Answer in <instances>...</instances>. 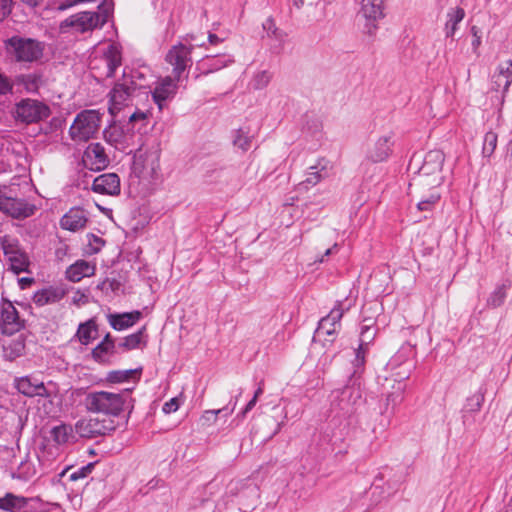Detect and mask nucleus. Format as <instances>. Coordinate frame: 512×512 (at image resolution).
Returning <instances> with one entry per match:
<instances>
[{"instance_id":"1","label":"nucleus","mask_w":512,"mask_h":512,"mask_svg":"<svg viewBox=\"0 0 512 512\" xmlns=\"http://www.w3.org/2000/svg\"><path fill=\"white\" fill-rule=\"evenodd\" d=\"M113 0H101L98 3V32L105 29L103 37L98 40V46L103 44L100 59L107 67L106 77L112 78L122 65V46L116 41L118 32L114 23Z\"/></svg>"},{"instance_id":"2","label":"nucleus","mask_w":512,"mask_h":512,"mask_svg":"<svg viewBox=\"0 0 512 512\" xmlns=\"http://www.w3.org/2000/svg\"><path fill=\"white\" fill-rule=\"evenodd\" d=\"M352 306L353 303L348 298L337 300L330 312L318 321L312 341L320 343L326 352L330 351L342 329L341 320Z\"/></svg>"},{"instance_id":"3","label":"nucleus","mask_w":512,"mask_h":512,"mask_svg":"<svg viewBox=\"0 0 512 512\" xmlns=\"http://www.w3.org/2000/svg\"><path fill=\"white\" fill-rule=\"evenodd\" d=\"M111 123L103 130L104 140L127 154L133 152V146L140 143L143 136L140 133H130L125 126L117 123L115 117H111Z\"/></svg>"},{"instance_id":"4","label":"nucleus","mask_w":512,"mask_h":512,"mask_svg":"<svg viewBox=\"0 0 512 512\" xmlns=\"http://www.w3.org/2000/svg\"><path fill=\"white\" fill-rule=\"evenodd\" d=\"M204 179L218 191L234 190L239 184L238 170L232 165H213L206 170Z\"/></svg>"},{"instance_id":"5","label":"nucleus","mask_w":512,"mask_h":512,"mask_svg":"<svg viewBox=\"0 0 512 512\" xmlns=\"http://www.w3.org/2000/svg\"><path fill=\"white\" fill-rule=\"evenodd\" d=\"M0 509L7 512H49L50 503L38 497L25 498L6 493L0 497Z\"/></svg>"},{"instance_id":"6","label":"nucleus","mask_w":512,"mask_h":512,"mask_svg":"<svg viewBox=\"0 0 512 512\" xmlns=\"http://www.w3.org/2000/svg\"><path fill=\"white\" fill-rule=\"evenodd\" d=\"M69 134L75 142H87L96 135V110L81 111L72 123Z\"/></svg>"},{"instance_id":"7","label":"nucleus","mask_w":512,"mask_h":512,"mask_svg":"<svg viewBox=\"0 0 512 512\" xmlns=\"http://www.w3.org/2000/svg\"><path fill=\"white\" fill-rule=\"evenodd\" d=\"M194 45H185L178 42L173 45L165 56V61L173 67V76L180 80L184 71L192 66V52Z\"/></svg>"},{"instance_id":"8","label":"nucleus","mask_w":512,"mask_h":512,"mask_svg":"<svg viewBox=\"0 0 512 512\" xmlns=\"http://www.w3.org/2000/svg\"><path fill=\"white\" fill-rule=\"evenodd\" d=\"M7 44L19 62H33L43 54L41 44L31 38L14 36L8 39Z\"/></svg>"},{"instance_id":"9","label":"nucleus","mask_w":512,"mask_h":512,"mask_svg":"<svg viewBox=\"0 0 512 512\" xmlns=\"http://www.w3.org/2000/svg\"><path fill=\"white\" fill-rule=\"evenodd\" d=\"M358 16L365 20L363 32L375 36L379 26L378 22L385 17L383 0H361Z\"/></svg>"},{"instance_id":"10","label":"nucleus","mask_w":512,"mask_h":512,"mask_svg":"<svg viewBox=\"0 0 512 512\" xmlns=\"http://www.w3.org/2000/svg\"><path fill=\"white\" fill-rule=\"evenodd\" d=\"M1 247L11 271L15 274L28 272V266L30 264L29 257L26 252L20 248L17 240L5 236L1 240Z\"/></svg>"},{"instance_id":"11","label":"nucleus","mask_w":512,"mask_h":512,"mask_svg":"<svg viewBox=\"0 0 512 512\" xmlns=\"http://www.w3.org/2000/svg\"><path fill=\"white\" fill-rule=\"evenodd\" d=\"M50 386H54L52 382L48 386L34 374L16 377L14 379V387L16 390L26 397H50L54 395V391Z\"/></svg>"},{"instance_id":"12","label":"nucleus","mask_w":512,"mask_h":512,"mask_svg":"<svg viewBox=\"0 0 512 512\" xmlns=\"http://www.w3.org/2000/svg\"><path fill=\"white\" fill-rule=\"evenodd\" d=\"M48 115V106L37 100L23 99L15 107L16 120L26 124L39 122Z\"/></svg>"},{"instance_id":"13","label":"nucleus","mask_w":512,"mask_h":512,"mask_svg":"<svg viewBox=\"0 0 512 512\" xmlns=\"http://www.w3.org/2000/svg\"><path fill=\"white\" fill-rule=\"evenodd\" d=\"M134 91L129 87L126 71H123V82H117L108 93V112L111 117L116 115L128 106Z\"/></svg>"},{"instance_id":"14","label":"nucleus","mask_w":512,"mask_h":512,"mask_svg":"<svg viewBox=\"0 0 512 512\" xmlns=\"http://www.w3.org/2000/svg\"><path fill=\"white\" fill-rule=\"evenodd\" d=\"M24 327V321L11 301L3 299L0 313V330L4 335H13Z\"/></svg>"},{"instance_id":"15","label":"nucleus","mask_w":512,"mask_h":512,"mask_svg":"<svg viewBox=\"0 0 512 512\" xmlns=\"http://www.w3.org/2000/svg\"><path fill=\"white\" fill-rule=\"evenodd\" d=\"M124 403L120 393L98 391V415L117 417L123 411Z\"/></svg>"},{"instance_id":"16","label":"nucleus","mask_w":512,"mask_h":512,"mask_svg":"<svg viewBox=\"0 0 512 512\" xmlns=\"http://www.w3.org/2000/svg\"><path fill=\"white\" fill-rule=\"evenodd\" d=\"M34 210L35 206L25 200L0 195V211L12 218H27L34 214Z\"/></svg>"},{"instance_id":"17","label":"nucleus","mask_w":512,"mask_h":512,"mask_svg":"<svg viewBox=\"0 0 512 512\" xmlns=\"http://www.w3.org/2000/svg\"><path fill=\"white\" fill-rule=\"evenodd\" d=\"M486 388L480 387L473 395L466 398L461 409L462 423L469 428L475 423V415L481 410L485 401Z\"/></svg>"},{"instance_id":"18","label":"nucleus","mask_w":512,"mask_h":512,"mask_svg":"<svg viewBox=\"0 0 512 512\" xmlns=\"http://www.w3.org/2000/svg\"><path fill=\"white\" fill-rule=\"evenodd\" d=\"M178 82L175 77L166 76L161 78L152 93V98L158 108L163 109L166 101L175 97L178 90Z\"/></svg>"},{"instance_id":"19","label":"nucleus","mask_w":512,"mask_h":512,"mask_svg":"<svg viewBox=\"0 0 512 512\" xmlns=\"http://www.w3.org/2000/svg\"><path fill=\"white\" fill-rule=\"evenodd\" d=\"M233 62L234 57L231 54L206 55L197 62L196 70L201 75H208L229 66Z\"/></svg>"},{"instance_id":"20","label":"nucleus","mask_w":512,"mask_h":512,"mask_svg":"<svg viewBox=\"0 0 512 512\" xmlns=\"http://www.w3.org/2000/svg\"><path fill=\"white\" fill-rule=\"evenodd\" d=\"M512 84V60L499 64L492 76L491 89L501 91V98L504 99Z\"/></svg>"},{"instance_id":"21","label":"nucleus","mask_w":512,"mask_h":512,"mask_svg":"<svg viewBox=\"0 0 512 512\" xmlns=\"http://www.w3.org/2000/svg\"><path fill=\"white\" fill-rule=\"evenodd\" d=\"M121 348L109 332L98 343V364L112 365L119 360Z\"/></svg>"},{"instance_id":"22","label":"nucleus","mask_w":512,"mask_h":512,"mask_svg":"<svg viewBox=\"0 0 512 512\" xmlns=\"http://www.w3.org/2000/svg\"><path fill=\"white\" fill-rule=\"evenodd\" d=\"M394 142L391 136H382L377 139L373 147L367 152V159L373 163L386 161L393 151Z\"/></svg>"},{"instance_id":"23","label":"nucleus","mask_w":512,"mask_h":512,"mask_svg":"<svg viewBox=\"0 0 512 512\" xmlns=\"http://www.w3.org/2000/svg\"><path fill=\"white\" fill-rule=\"evenodd\" d=\"M367 352L368 351L366 350V348H363L361 346H358L354 350L355 356L354 359L351 361L352 372L349 375L345 388H348L349 386H360V379L365 371Z\"/></svg>"},{"instance_id":"24","label":"nucleus","mask_w":512,"mask_h":512,"mask_svg":"<svg viewBox=\"0 0 512 512\" xmlns=\"http://www.w3.org/2000/svg\"><path fill=\"white\" fill-rule=\"evenodd\" d=\"M140 318L141 312L138 310L124 313L107 314V320L110 326L116 331H123L132 327L139 321Z\"/></svg>"},{"instance_id":"25","label":"nucleus","mask_w":512,"mask_h":512,"mask_svg":"<svg viewBox=\"0 0 512 512\" xmlns=\"http://www.w3.org/2000/svg\"><path fill=\"white\" fill-rule=\"evenodd\" d=\"M465 15V10L462 7L456 6L448 9L443 29L445 38L454 40L459 24L463 21Z\"/></svg>"},{"instance_id":"26","label":"nucleus","mask_w":512,"mask_h":512,"mask_svg":"<svg viewBox=\"0 0 512 512\" xmlns=\"http://www.w3.org/2000/svg\"><path fill=\"white\" fill-rule=\"evenodd\" d=\"M72 27L75 28L76 31L85 32L94 27L93 25V16L89 12H82L75 15H72L61 22L60 29L65 32L66 28Z\"/></svg>"},{"instance_id":"27","label":"nucleus","mask_w":512,"mask_h":512,"mask_svg":"<svg viewBox=\"0 0 512 512\" xmlns=\"http://www.w3.org/2000/svg\"><path fill=\"white\" fill-rule=\"evenodd\" d=\"M50 439L57 446H65L75 441V434L72 425L61 422L53 426L49 431Z\"/></svg>"},{"instance_id":"28","label":"nucleus","mask_w":512,"mask_h":512,"mask_svg":"<svg viewBox=\"0 0 512 512\" xmlns=\"http://www.w3.org/2000/svg\"><path fill=\"white\" fill-rule=\"evenodd\" d=\"M444 164V154L439 150L429 151L423 165L419 169L421 175H431L442 171Z\"/></svg>"},{"instance_id":"29","label":"nucleus","mask_w":512,"mask_h":512,"mask_svg":"<svg viewBox=\"0 0 512 512\" xmlns=\"http://www.w3.org/2000/svg\"><path fill=\"white\" fill-rule=\"evenodd\" d=\"M120 191V178L116 173L98 175V194L116 196Z\"/></svg>"},{"instance_id":"30","label":"nucleus","mask_w":512,"mask_h":512,"mask_svg":"<svg viewBox=\"0 0 512 512\" xmlns=\"http://www.w3.org/2000/svg\"><path fill=\"white\" fill-rule=\"evenodd\" d=\"M511 285L512 283L509 279L497 283L493 291L487 297L486 306L492 309L502 306L505 303Z\"/></svg>"},{"instance_id":"31","label":"nucleus","mask_w":512,"mask_h":512,"mask_svg":"<svg viewBox=\"0 0 512 512\" xmlns=\"http://www.w3.org/2000/svg\"><path fill=\"white\" fill-rule=\"evenodd\" d=\"M95 383V379L92 377L89 385L80 384L73 392V395L79 398V404L83 405L87 411L91 412L96 411V391L89 389Z\"/></svg>"},{"instance_id":"32","label":"nucleus","mask_w":512,"mask_h":512,"mask_svg":"<svg viewBox=\"0 0 512 512\" xmlns=\"http://www.w3.org/2000/svg\"><path fill=\"white\" fill-rule=\"evenodd\" d=\"M65 295V291L61 288L48 287L38 290L33 295V302L37 306H44L60 301Z\"/></svg>"},{"instance_id":"33","label":"nucleus","mask_w":512,"mask_h":512,"mask_svg":"<svg viewBox=\"0 0 512 512\" xmlns=\"http://www.w3.org/2000/svg\"><path fill=\"white\" fill-rule=\"evenodd\" d=\"M338 439L332 440L328 434H320L315 447L310 446V453L315 451L318 459H325L330 453L336 450ZM341 444H344L343 439H339Z\"/></svg>"},{"instance_id":"34","label":"nucleus","mask_w":512,"mask_h":512,"mask_svg":"<svg viewBox=\"0 0 512 512\" xmlns=\"http://www.w3.org/2000/svg\"><path fill=\"white\" fill-rule=\"evenodd\" d=\"M145 332H146V327L143 326L136 332L123 337L118 342V347L121 348L122 352H127V351L141 348V346H146L147 341L145 340V337H146Z\"/></svg>"},{"instance_id":"35","label":"nucleus","mask_w":512,"mask_h":512,"mask_svg":"<svg viewBox=\"0 0 512 512\" xmlns=\"http://www.w3.org/2000/svg\"><path fill=\"white\" fill-rule=\"evenodd\" d=\"M95 267L85 260H79L69 266L66 270V277L72 282H78L82 278L94 275Z\"/></svg>"},{"instance_id":"36","label":"nucleus","mask_w":512,"mask_h":512,"mask_svg":"<svg viewBox=\"0 0 512 512\" xmlns=\"http://www.w3.org/2000/svg\"><path fill=\"white\" fill-rule=\"evenodd\" d=\"M86 223L84 212L80 209H71L60 220V225L65 230L76 231Z\"/></svg>"},{"instance_id":"37","label":"nucleus","mask_w":512,"mask_h":512,"mask_svg":"<svg viewBox=\"0 0 512 512\" xmlns=\"http://www.w3.org/2000/svg\"><path fill=\"white\" fill-rule=\"evenodd\" d=\"M377 328L371 319H365L360 328L359 345L368 351L369 345L374 341Z\"/></svg>"},{"instance_id":"38","label":"nucleus","mask_w":512,"mask_h":512,"mask_svg":"<svg viewBox=\"0 0 512 512\" xmlns=\"http://www.w3.org/2000/svg\"><path fill=\"white\" fill-rule=\"evenodd\" d=\"M137 372H141V368L137 369H128V370H113L107 373L104 379H98V384L100 383H110V384H118L125 383L129 381V379L136 374Z\"/></svg>"},{"instance_id":"39","label":"nucleus","mask_w":512,"mask_h":512,"mask_svg":"<svg viewBox=\"0 0 512 512\" xmlns=\"http://www.w3.org/2000/svg\"><path fill=\"white\" fill-rule=\"evenodd\" d=\"M93 331H96V319L91 318L85 323H81L78 327L76 336L82 345H88L95 336L92 335Z\"/></svg>"},{"instance_id":"40","label":"nucleus","mask_w":512,"mask_h":512,"mask_svg":"<svg viewBox=\"0 0 512 512\" xmlns=\"http://www.w3.org/2000/svg\"><path fill=\"white\" fill-rule=\"evenodd\" d=\"M137 145V148H134V146L132 147L133 148V161H132V165H131V170H132V173L138 177V178H141L143 175H144V172H145V159H144V155L142 153V146H143V139L141 140L140 143H136Z\"/></svg>"},{"instance_id":"41","label":"nucleus","mask_w":512,"mask_h":512,"mask_svg":"<svg viewBox=\"0 0 512 512\" xmlns=\"http://www.w3.org/2000/svg\"><path fill=\"white\" fill-rule=\"evenodd\" d=\"M25 350V343L21 339H14L3 346L4 358L13 361L22 356Z\"/></svg>"},{"instance_id":"42","label":"nucleus","mask_w":512,"mask_h":512,"mask_svg":"<svg viewBox=\"0 0 512 512\" xmlns=\"http://www.w3.org/2000/svg\"><path fill=\"white\" fill-rule=\"evenodd\" d=\"M78 434L82 438H92L96 433V421L89 418H82L75 424L74 434Z\"/></svg>"},{"instance_id":"43","label":"nucleus","mask_w":512,"mask_h":512,"mask_svg":"<svg viewBox=\"0 0 512 512\" xmlns=\"http://www.w3.org/2000/svg\"><path fill=\"white\" fill-rule=\"evenodd\" d=\"M18 82L22 84L28 92L35 93L42 84V76L38 73L24 74L18 77Z\"/></svg>"},{"instance_id":"44","label":"nucleus","mask_w":512,"mask_h":512,"mask_svg":"<svg viewBox=\"0 0 512 512\" xmlns=\"http://www.w3.org/2000/svg\"><path fill=\"white\" fill-rule=\"evenodd\" d=\"M441 199L440 193L437 191H431L427 196L423 197L416 205V208L420 212L431 213Z\"/></svg>"},{"instance_id":"45","label":"nucleus","mask_w":512,"mask_h":512,"mask_svg":"<svg viewBox=\"0 0 512 512\" xmlns=\"http://www.w3.org/2000/svg\"><path fill=\"white\" fill-rule=\"evenodd\" d=\"M128 85L135 92L136 90H143L149 88L146 81V74L141 69H134L129 75Z\"/></svg>"},{"instance_id":"46","label":"nucleus","mask_w":512,"mask_h":512,"mask_svg":"<svg viewBox=\"0 0 512 512\" xmlns=\"http://www.w3.org/2000/svg\"><path fill=\"white\" fill-rule=\"evenodd\" d=\"M252 142V136L249 135V131L243 128H239L234 131L233 145L240 149L242 152H246L250 149Z\"/></svg>"},{"instance_id":"47","label":"nucleus","mask_w":512,"mask_h":512,"mask_svg":"<svg viewBox=\"0 0 512 512\" xmlns=\"http://www.w3.org/2000/svg\"><path fill=\"white\" fill-rule=\"evenodd\" d=\"M147 125V116L142 111H135L128 117V121L125 125L128 131H135L137 130V133H141L142 126Z\"/></svg>"},{"instance_id":"48","label":"nucleus","mask_w":512,"mask_h":512,"mask_svg":"<svg viewBox=\"0 0 512 512\" xmlns=\"http://www.w3.org/2000/svg\"><path fill=\"white\" fill-rule=\"evenodd\" d=\"M416 355V347L410 343L402 345L396 354L393 356L392 361L398 365L403 364L409 359L414 358Z\"/></svg>"},{"instance_id":"49","label":"nucleus","mask_w":512,"mask_h":512,"mask_svg":"<svg viewBox=\"0 0 512 512\" xmlns=\"http://www.w3.org/2000/svg\"><path fill=\"white\" fill-rule=\"evenodd\" d=\"M498 142V135L496 132L490 130L485 133L483 139L482 154L483 157H491L495 152Z\"/></svg>"},{"instance_id":"50","label":"nucleus","mask_w":512,"mask_h":512,"mask_svg":"<svg viewBox=\"0 0 512 512\" xmlns=\"http://www.w3.org/2000/svg\"><path fill=\"white\" fill-rule=\"evenodd\" d=\"M54 395L50 397H43L42 409L47 416L54 417L60 411V402H55L58 399V391L54 388Z\"/></svg>"},{"instance_id":"51","label":"nucleus","mask_w":512,"mask_h":512,"mask_svg":"<svg viewBox=\"0 0 512 512\" xmlns=\"http://www.w3.org/2000/svg\"><path fill=\"white\" fill-rule=\"evenodd\" d=\"M36 474L34 463L26 458L18 465L16 475L19 479L28 480Z\"/></svg>"},{"instance_id":"52","label":"nucleus","mask_w":512,"mask_h":512,"mask_svg":"<svg viewBox=\"0 0 512 512\" xmlns=\"http://www.w3.org/2000/svg\"><path fill=\"white\" fill-rule=\"evenodd\" d=\"M82 163L89 171H96V143H90L84 151Z\"/></svg>"},{"instance_id":"53","label":"nucleus","mask_w":512,"mask_h":512,"mask_svg":"<svg viewBox=\"0 0 512 512\" xmlns=\"http://www.w3.org/2000/svg\"><path fill=\"white\" fill-rule=\"evenodd\" d=\"M121 289L122 283L120 280H117L116 278H106L104 281L98 284V290H101L102 292L105 293H108L110 291L114 295H118Z\"/></svg>"},{"instance_id":"54","label":"nucleus","mask_w":512,"mask_h":512,"mask_svg":"<svg viewBox=\"0 0 512 512\" xmlns=\"http://www.w3.org/2000/svg\"><path fill=\"white\" fill-rule=\"evenodd\" d=\"M404 400V386L399 385L396 391L389 393L386 396V408L391 407L394 410Z\"/></svg>"},{"instance_id":"55","label":"nucleus","mask_w":512,"mask_h":512,"mask_svg":"<svg viewBox=\"0 0 512 512\" xmlns=\"http://www.w3.org/2000/svg\"><path fill=\"white\" fill-rule=\"evenodd\" d=\"M272 79V74L267 71L263 70L258 73H256L252 79V86L256 90L264 89L268 86Z\"/></svg>"},{"instance_id":"56","label":"nucleus","mask_w":512,"mask_h":512,"mask_svg":"<svg viewBox=\"0 0 512 512\" xmlns=\"http://www.w3.org/2000/svg\"><path fill=\"white\" fill-rule=\"evenodd\" d=\"M262 26L269 37H273L276 40H282L285 36V33L277 28L273 17H268Z\"/></svg>"},{"instance_id":"57","label":"nucleus","mask_w":512,"mask_h":512,"mask_svg":"<svg viewBox=\"0 0 512 512\" xmlns=\"http://www.w3.org/2000/svg\"><path fill=\"white\" fill-rule=\"evenodd\" d=\"M112 416H102L98 415V435H106L107 433L114 431L116 428V421Z\"/></svg>"},{"instance_id":"58","label":"nucleus","mask_w":512,"mask_h":512,"mask_svg":"<svg viewBox=\"0 0 512 512\" xmlns=\"http://www.w3.org/2000/svg\"><path fill=\"white\" fill-rule=\"evenodd\" d=\"M470 33L472 35L471 47L474 54L479 56V47L482 43V32L478 26H471Z\"/></svg>"},{"instance_id":"59","label":"nucleus","mask_w":512,"mask_h":512,"mask_svg":"<svg viewBox=\"0 0 512 512\" xmlns=\"http://www.w3.org/2000/svg\"><path fill=\"white\" fill-rule=\"evenodd\" d=\"M94 465H95V463L91 462L85 466L80 467L79 469H77L76 471L72 472L69 475V479L71 481H76L78 479L86 478L89 474L92 473V471L94 469Z\"/></svg>"},{"instance_id":"60","label":"nucleus","mask_w":512,"mask_h":512,"mask_svg":"<svg viewBox=\"0 0 512 512\" xmlns=\"http://www.w3.org/2000/svg\"><path fill=\"white\" fill-rule=\"evenodd\" d=\"M309 170L310 171L307 173V177L303 181V183L310 185V186H315L316 184H318L320 182L322 175L317 170V167L311 166L309 168Z\"/></svg>"},{"instance_id":"61","label":"nucleus","mask_w":512,"mask_h":512,"mask_svg":"<svg viewBox=\"0 0 512 512\" xmlns=\"http://www.w3.org/2000/svg\"><path fill=\"white\" fill-rule=\"evenodd\" d=\"M180 407V399L178 397H173L169 401L165 402L162 411L165 414H170L176 412Z\"/></svg>"},{"instance_id":"62","label":"nucleus","mask_w":512,"mask_h":512,"mask_svg":"<svg viewBox=\"0 0 512 512\" xmlns=\"http://www.w3.org/2000/svg\"><path fill=\"white\" fill-rule=\"evenodd\" d=\"M13 84L8 77L0 72V95H5L12 92Z\"/></svg>"},{"instance_id":"63","label":"nucleus","mask_w":512,"mask_h":512,"mask_svg":"<svg viewBox=\"0 0 512 512\" xmlns=\"http://www.w3.org/2000/svg\"><path fill=\"white\" fill-rule=\"evenodd\" d=\"M109 162L107 155L105 154L104 148L98 143V164L106 166Z\"/></svg>"},{"instance_id":"64","label":"nucleus","mask_w":512,"mask_h":512,"mask_svg":"<svg viewBox=\"0 0 512 512\" xmlns=\"http://www.w3.org/2000/svg\"><path fill=\"white\" fill-rule=\"evenodd\" d=\"M510 136H511V138L509 139V141L505 147V157L512 164V130H511Z\"/></svg>"}]
</instances>
